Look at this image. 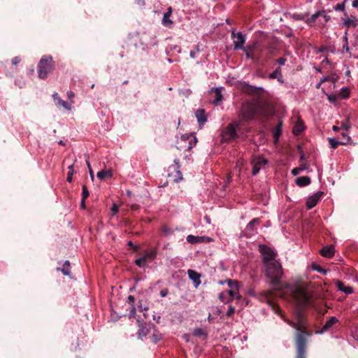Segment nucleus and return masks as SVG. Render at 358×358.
I'll return each instance as SVG.
<instances>
[{
  "label": "nucleus",
  "instance_id": "obj_1",
  "mask_svg": "<svg viewBox=\"0 0 358 358\" xmlns=\"http://www.w3.org/2000/svg\"><path fill=\"white\" fill-rule=\"evenodd\" d=\"M262 113V108L258 102L248 101L242 104L238 117L241 120L248 122Z\"/></svg>",
  "mask_w": 358,
  "mask_h": 358
},
{
  "label": "nucleus",
  "instance_id": "obj_2",
  "mask_svg": "<svg viewBox=\"0 0 358 358\" xmlns=\"http://www.w3.org/2000/svg\"><path fill=\"white\" fill-rule=\"evenodd\" d=\"M266 274L273 285L277 286L282 275V266L280 263L275 259L268 260L264 263Z\"/></svg>",
  "mask_w": 358,
  "mask_h": 358
},
{
  "label": "nucleus",
  "instance_id": "obj_3",
  "mask_svg": "<svg viewBox=\"0 0 358 358\" xmlns=\"http://www.w3.org/2000/svg\"><path fill=\"white\" fill-rule=\"evenodd\" d=\"M290 290L299 309L306 306L309 303L310 294L306 286L301 284L294 285Z\"/></svg>",
  "mask_w": 358,
  "mask_h": 358
},
{
  "label": "nucleus",
  "instance_id": "obj_4",
  "mask_svg": "<svg viewBox=\"0 0 358 358\" xmlns=\"http://www.w3.org/2000/svg\"><path fill=\"white\" fill-rule=\"evenodd\" d=\"M292 327L296 328L297 330L296 339L297 352L296 358H306L305 355L306 352V340L307 337H308L310 334L306 332L301 331V329L305 327L304 324L301 322H299L297 324H294Z\"/></svg>",
  "mask_w": 358,
  "mask_h": 358
},
{
  "label": "nucleus",
  "instance_id": "obj_5",
  "mask_svg": "<svg viewBox=\"0 0 358 358\" xmlns=\"http://www.w3.org/2000/svg\"><path fill=\"white\" fill-rule=\"evenodd\" d=\"M54 70L52 57L49 55L42 57L38 64V74L41 79H45Z\"/></svg>",
  "mask_w": 358,
  "mask_h": 358
},
{
  "label": "nucleus",
  "instance_id": "obj_6",
  "mask_svg": "<svg viewBox=\"0 0 358 358\" xmlns=\"http://www.w3.org/2000/svg\"><path fill=\"white\" fill-rule=\"evenodd\" d=\"M238 127L237 122L229 124L222 133V141L228 142L234 139L236 136V129Z\"/></svg>",
  "mask_w": 358,
  "mask_h": 358
},
{
  "label": "nucleus",
  "instance_id": "obj_7",
  "mask_svg": "<svg viewBox=\"0 0 358 358\" xmlns=\"http://www.w3.org/2000/svg\"><path fill=\"white\" fill-rule=\"evenodd\" d=\"M231 38L234 40V50H237L243 49V46L246 41L245 35L243 34L241 31L235 33L234 31H232Z\"/></svg>",
  "mask_w": 358,
  "mask_h": 358
},
{
  "label": "nucleus",
  "instance_id": "obj_8",
  "mask_svg": "<svg viewBox=\"0 0 358 358\" xmlns=\"http://www.w3.org/2000/svg\"><path fill=\"white\" fill-rule=\"evenodd\" d=\"M228 286L230 289L227 292L229 295V299H227V302H231L234 298L240 299L241 295L239 294V285L237 280L228 281Z\"/></svg>",
  "mask_w": 358,
  "mask_h": 358
},
{
  "label": "nucleus",
  "instance_id": "obj_9",
  "mask_svg": "<svg viewBox=\"0 0 358 358\" xmlns=\"http://www.w3.org/2000/svg\"><path fill=\"white\" fill-rule=\"evenodd\" d=\"M259 251L263 255V262H267L270 259H275L276 253L265 245H259Z\"/></svg>",
  "mask_w": 358,
  "mask_h": 358
},
{
  "label": "nucleus",
  "instance_id": "obj_10",
  "mask_svg": "<svg viewBox=\"0 0 358 358\" xmlns=\"http://www.w3.org/2000/svg\"><path fill=\"white\" fill-rule=\"evenodd\" d=\"M323 192L320 191L309 196L306 201L308 209H311L315 207L317 204Z\"/></svg>",
  "mask_w": 358,
  "mask_h": 358
},
{
  "label": "nucleus",
  "instance_id": "obj_11",
  "mask_svg": "<svg viewBox=\"0 0 358 358\" xmlns=\"http://www.w3.org/2000/svg\"><path fill=\"white\" fill-rule=\"evenodd\" d=\"M181 141H182V142L188 141V145L187 146L186 148H185V150H189L196 145L197 140H196V138L195 136L183 135L181 137Z\"/></svg>",
  "mask_w": 358,
  "mask_h": 358
},
{
  "label": "nucleus",
  "instance_id": "obj_12",
  "mask_svg": "<svg viewBox=\"0 0 358 358\" xmlns=\"http://www.w3.org/2000/svg\"><path fill=\"white\" fill-rule=\"evenodd\" d=\"M338 319L334 317V316H332L331 317L327 322L326 323L323 325L322 329L320 331H316L317 334H322L324 332H326L327 331H328L334 324H335L336 323L338 322Z\"/></svg>",
  "mask_w": 358,
  "mask_h": 358
},
{
  "label": "nucleus",
  "instance_id": "obj_13",
  "mask_svg": "<svg viewBox=\"0 0 358 358\" xmlns=\"http://www.w3.org/2000/svg\"><path fill=\"white\" fill-rule=\"evenodd\" d=\"M259 222L260 220L259 218H254L245 227V233L248 236H251L254 234L255 231V226L259 224Z\"/></svg>",
  "mask_w": 358,
  "mask_h": 358
},
{
  "label": "nucleus",
  "instance_id": "obj_14",
  "mask_svg": "<svg viewBox=\"0 0 358 358\" xmlns=\"http://www.w3.org/2000/svg\"><path fill=\"white\" fill-rule=\"evenodd\" d=\"M222 87L215 88L214 90L215 98L212 101V103L215 106L220 105L223 99V95L222 94Z\"/></svg>",
  "mask_w": 358,
  "mask_h": 358
},
{
  "label": "nucleus",
  "instance_id": "obj_15",
  "mask_svg": "<svg viewBox=\"0 0 358 358\" xmlns=\"http://www.w3.org/2000/svg\"><path fill=\"white\" fill-rule=\"evenodd\" d=\"M336 285L337 289L339 291L343 292L345 294H350L353 293V292H354L353 288L352 287L346 286V285H345V284L343 282H342L339 280H337L336 282Z\"/></svg>",
  "mask_w": 358,
  "mask_h": 358
},
{
  "label": "nucleus",
  "instance_id": "obj_16",
  "mask_svg": "<svg viewBox=\"0 0 358 358\" xmlns=\"http://www.w3.org/2000/svg\"><path fill=\"white\" fill-rule=\"evenodd\" d=\"M335 249L333 245L325 246L320 250V254L324 257L330 258L334 256Z\"/></svg>",
  "mask_w": 358,
  "mask_h": 358
},
{
  "label": "nucleus",
  "instance_id": "obj_17",
  "mask_svg": "<svg viewBox=\"0 0 358 358\" xmlns=\"http://www.w3.org/2000/svg\"><path fill=\"white\" fill-rule=\"evenodd\" d=\"M305 129L303 122L298 118L293 127V133L294 135H299Z\"/></svg>",
  "mask_w": 358,
  "mask_h": 358
},
{
  "label": "nucleus",
  "instance_id": "obj_18",
  "mask_svg": "<svg viewBox=\"0 0 358 358\" xmlns=\"http://www.w3.org/2000/svg\"><path fill=\"white\" fill-rule=\"evenodd\" d=\"M195 116L200 125L205 124L207 121L205 110L203 109H199L195 113Z\"/></svg>",
  "mask_w": 358,
  "mask_h": 358
},
{
  "label": "nucleus",
  "instance_id": "obj_19",
  "mask_svg": "<svg viewBox=\"0 0 358 358\" xmlns=\"http://www.w3.org/2000/svg\"><path fill=\"white\" fill-rule=\"evenodd\" d=\"M96 176L100 180H103L112 178L113 172L110 169H103L97 173Z\"/></svg>",
  "mask_w": 358,
  "mask_h": 358
},
{
  "label": "nucleus",
  "instance_id": "obj_20",
  "mask_svg": "<svg viewBox=\"0 0 358 358\" xmlns=\"http://www.w3.org/2000/svg\"><path fill=\"white\" fill-rule=\"evenodd\" d=\"M187 273L189 279H191L194 283H196V287H197L201 283V275L199 274L196 271L191 269L188 270Z\"/></svg>",
  "mask_w": 358,
  "mask_h": 358
},
{
  "label": "nucleus",
  "instance_id": "obj_21",
  "mask_svg": "<svg viewBox=\"0 0 358 358\" xmlns=\"http://www.w3.org/2000/svg\"><path fill=\"white\" fill-rule=\"evenodd\" d=\"M310 181V178L308 176H301L296 178L295 183L299 187H304L308 185Z\"/></svg>",
  "mask_w": 358,
  "mask_h": 358
},
{
  "label": "nucleus",
  "instance_id": "obj_22",
  "mask_svg": "<svg viewBox=\"0 0 358 358\" xmlns=\"http://www.w3.org/2000/svg\"><path fill=\"white\" fill-rule=\"evenodd\" d=\"M252 163L262 168L268 164V160L262 156H258L252 159Z\"/></svg>",
  "mask_w": 358,
  "mask_h": 358
},
{
  "label": "nucleus",
  "instance_id": "obj_23",
  "mask_svg": "<svg viewBox=\"0 0 358 358\" xmlns=\"http://www.w3.org/2000/svg\"><path fill=\"white\" fill-rule=\"evenodd\" d=\"M149 332V328L147 325L143 326V324L138 321V337L142 338L147 336Z\"/></svg>",
  "mask_w": 358,
  "mask_h": 358
},
{
  "label": "nucleus",
  "instance_id": "obj_24",
  "mask_svg": "<svg viewBox=\"0 0 358 358\" xmlns=\"http://www.w3.org/2000/svg\"><path fill=\"white\" fill-rule=\"evenodd\" d=\"M186 240L191 244H198L203 243L202 236H200L188 235L186 238Z\"/></svg>",
  "mask_w": 358,
  "mask_h": 358
},
{
  "label": "nucleus",
  "instance_id": "obj_25",
  "mask_svg": "<svg viewBox=\"0 0 358 358\" xmlns=\"http://www.w3.org/2000/svg\"><path fill=\"white\" fill-rule=\"evenodd\" d=\"M320 17V10L316 12L315 13L313 14L310 17L306 19L305 20L306 23L308 24L309 26H313L314 23L315 22L316 20Z\"/></svg>",
  "mask_w": 358,
  "mask_h": 358
},
{
  "label": "nucleus",
  "instance_id": "obj_26",
  "mask_svg": "<svg viewBox=\"0 0 358 358\" xmlns=\"http://www.w3.org/2000/svg\"><path fill=\"white\" fill-rule=\"evenodd\" d=\"M171 15L165 13L162 18V24L165 27H171L173 24V21L170 19Z\"/></svg>",
  "mask_w": 358,
  "mask_h": 358
},
{
  "label": "nucleus",
  "instance_id": "obj_27",
  "mask_svg": "<svg viewBox=\"0 0 358 358\" xmlns=\"http://www.w3.org/2000/svg\"><path fill=\"white\" fill-rule=\"evenodd\" d=\"M320 22L322 24L327 23L329 22L331 19L330 16L327 14V12L325 10H320Z\"/></svg>",
  "mask_w": 358,
  "mask_h": 358
},
{
  "label": "nucleus",
  "instance_id": "obj_28",
  "mask_svg": "<svg viewBox=\"0 0 358 358\" xmlns=\"http://www.w3.org/2000/svg\"><path fill=\"white\" fill-rule=\"evenodd\" d=\"M357 24V22L355 19L346 18L343 22V25L348 28L350 27H356Z\"/></svg>",
  "mask_w": 358,
  "mask_h": 358
},
{
  "label": "nucleus",
  "instance_id": "obj_29",
  "mask_svg": "<svg viewBox=\"0 0 358 358\" xmlns=\"http://www.w3.org/2000/svg\"><path fill=\"white\" fill-rule=\"evenodd\" d=\"M308 166L306 164H301L299 167L294 168L292 170V174L294 176H297L300 173V172L307 170Z\"/></svg>",
  "mask_w": 358,
  "mask_h": 358
},
{
  "label": "nucleus",
  "instance_id": "obj_30",
  "mask_svg": "<svg viewBox=\"0 0 358 358\" xmlns=\"http://www.w3.org/2000/svg\"><path fill=\"white\" fill-rule=\"evenodd\" d=\"M161 230L163 236L166 237L169 236L174 233V230L166 225L163 226Z\"/></svg>",
  "mask_w": 358,
  "mask_h": 358
},
{
  "label": "nucleus",
  "instance_id": "obj_31",
  "mask_svg": "<svg viewBox=\"0 0 358 358\" xmlns=\"http://www.w3.org/2000/svg\"><path fill=\"white\" fill-rule=\"evenodd\" d=\"M329 143L330 147L334 149H335L339 144L345 145L347 143V142H340L334 138H329Z\"/></svg>",
  "mask_w": 358,
  "mask_h": 358
},
{
  "label": "nucleus",
  "instance_id": "obj_32",
  "mask_svg": "<svg viewBox=\"0 0 358 358\" xmlns=\"http://www.w3.org/2000/svg\"><path fill=\"white\" fill-rule=\"evenodd\" d=\"M61 271L64 275H70V263L69 261L66 260L64 265L63 268L61 269Z\"/></svg>",
  "mask_w": 358,
  "mask_h": 358
},
{
  "label": "nucleus",
  "instance_id": "obj_33",
  "mask_svg": "<svg viewBox=\"0 0 358 358\" xmlns=\"http://www.w3.org/2000/svg\"><path fill=\"white\" fill-rule=\"evenodd\" d=\"M156 255H157V251H156V250L153 249L150 251L145 252L143 256L145 257L146 259H153L155 258Z\"/></svg>",
  "mask_w": 358,
  "mask_h": 358
},
{
  "label": "nucleus",
  "instance_id": "obj_34",
  "mask_svg": "<svg viewBox=\"0 0 358 358\" xmlns=\"http://www.w3.org/2000/svg\"><path fill=\"white\" fill-rule=\"evenodd\" d=\"M146 259L145 257L143 256L141 257H139L135 260V264L140 266L143 267L145 265Z\"/></svg>",
  "mask_w": 358,
  "mask_h": 358
},
{
  "label": "nucleus",
  "instance_id": "obj_35",
  "mask_svg": "<svg viewBox=\"0 0 358 358\" xmlns=\"http://www.w3.org/2000/svg\"><path fill=\"white\" fill-rule=\"evenodd\" d=\"M73 103V101H71L70 103H68L65 101L62 100L61 102H59L58 106H62L66 110H71V105Z\"/></svg>",
  "mask_w": 358,
  "mask_h": 358
},
{
  "label": "nucleus",
  "instance_id": "obj_36",
  "mask_svg": "<svg viewBox=\"0 0 358 358\" xmlns=\"http://www.w3.org/2000/svg\"><path fill=\"white\" fill-rule=\"evenodd\" d=\"M349 94H350V91L348 88L346 87H343L341 89V91L339 94V95L343 98V99H346L349 96Z\"/></svg>",
  "mask_w": 358,
  "mask_h": 358
},
{
  "label": "nucleus",
  "instance_id": "obj_37",
  "mask_svg": "<svg viewBox=\"0 0 358 358\" xmlns=\"http://www.w3.org/2000/svg\"><path fill=\"white\" fill-rule=\"evenodd\" d=\"M278 75L281 76L280 68L276 69L273 73H271L269 76V78L274 79L276 78Z\"/></svg>",
  "mask_w": 358,
  "mask_h": 358
},
{
  "label": "nucleus",
  "instance_id": "obj_38",
  "mask_svg": "<svg viewBox=\"0 0 358 358\" xmlns=\"http://www.w3.org/2000/svg\"><path fill=\"white\" fill-rule=\"evenodd\" d=\"M90 195V192L85 185L83 186L82 188V199H87Z\"/></svg>",
  "mask_w": 358,
  "mask_h": 358
},
{
  "label": "nucleus",
  "instance_id": "obj_39",
  "mask_svg": "<svg viewBox=\"0 0 358 358\" xmlns=\"http://www.w3.org/2000/svg\"><path fill=\"white\" fill-rule=\"evenodd\" d=\"M268 52L270 55H274L277 52V48L274 45H270L267 47Z\"/></svg>",
  "mask_w": 358,
  "mask_h": 358
},
{
  "label": "nucleus",
  "instance_id": "obj_40",
  "mask_svg": "<svg viewBox=\"0 0 358 358\" xmlns=\"http://www.w3.org/2000/svg\"><path fill=\"white\" fill-rule=\"evenodd\" d=\"M86 164H87V168L89 169V173H90L91 180H94V172H93V171L92 169V167H91L90 162L89 159H86Z\"/></svg>",
  "mask_w": 358,
  "mask_h": 358
},
{
  "label": "nucleus",
  "instance_id": "obj_41",
  "mask_svg": "<svg viewBox=\"0 0 358 358\" xmlns=\"http://www.w3.org/2000/svg\"><path fill=\"white\" fill-rule=\"evenodd\" d=\"M313 269L317 271V272L323 274H327V271L320 267V266L313 265Z\"/></svg>",
  "mask_w": 358,
  "mask_h": 358
},
{
  "label": "nucleus",
  "instance_id": "obj_42",
  "mask_svg": "<svg viewBox=\"0 0 358 358\" xmlns=\"http://www.w3.org/2000/svg\"><path fill=\"white\" fill-rule=\"evenodd\" d=\"M52 97H53L54 101H55V104H56L57 106H58V105H59V102H61V101L62 100V99L59 97V96L58 93H57V92H55V93L52 94Z\"/></svg>",
  "mask_w": 358,
  "mask_h": 358
},
{
  "label": "nucleus",
  "instance_id": "obj_43",
  "mask_svg": "<svg viewBox=\"0 0 358 358\" xmlns=\"http://www.w3.org/2000/svg\"><path fill=\"white\" fill-rule=\"evenodd\" d=\"M248 87L249 88L248 92H254L257 90H264V88L262 87H255L253 85H248Z\"/></svg>",
  "mask_w": 358,
  "mask_h": 358
},
{
  "label": "nucleus",
  "instance_id": "obj_44",
  "mask_svg": "<svg viewBox=\"0 0 358 358\" xmlns=\"http://www.w3.org/2000/svg\"><path fill=\"white\" fill-rule=\"evenodd\" d=\"M334 10L343 11L345 10V2L338 3L334 6Z\"/></svg>",
  "mask_w": 358,
  "mask_h": 358
},
{
  "label": "nucleus",
  "instance_id": "obj_45",
  "mask_svg": "<svg viewBox=\"0 0 358 358\" xmlns=\"http://www.w3.org/2000/svg\"><path fill=\"white\" fill-rule=\"evenodd\" d=\"M261 169L262 167H260L259 166L252 164V174L254 176L257 175Z\"/></svg>",
  "mask_w": 358,
  "mask_h": 358
},
{
  "label": "nucleus",
  "instance_id": "obj_46",
  "mask_svg": "<svg viewBox=\"0 0 358 358\" xmlns=\"http://www.w3.org/2000/svg\"><path fill=\"white\" fill-rule=\"evenodd\" d=\"M235 311V308L234 306H230L229 308H228V310L226 313V315L229 317L231 316L232 314H234Z\"/></svg>",
  "mask_w": 358,
  "mask_h": 358
},
{
  "label": "nucleus",
  "instance_id": "obj_47",
  "mask_svg": "<svg viewBox=\"0 0 358 358\" xmlns=\"http://www.w3.org/2000/svg\"><path fill=\"white\" fill-rule=\"evenodd\" d=\"M306 16V15H305V14H294L293 15V17L297 20H303Z\"/></svg>",
  "mask_w": 358,
  "mask_h": 358
},
{
  "label": "nucleus",
  "instance_id": "obj_48",
  "mask_svg": "<svg viewBox=\"0 0 358 358\" xmlns=\"http://www.w3.org/2000/svg\"><path fill=\"white\" fill-rule=\"evenodd\" d=\"M118 210H119V207H118V206H117V204H115V203H114V204L113 205L112 208H111V213H112V215H115L117 213Z\"/></svg>",
  "mask_w": 358,
  "mask_h": 358
},
{
  "label": "nucleus",
  "instance_id": "obj_49",
  "mask_svg": "<svg viewBox=\"0 0 358 358\" xmlns=\"http://www.w3.org/2000/svg\"><path fill=\"white\" fill-rule=\"evenodd\" d=\"M255 45H249L247 47L243 46V49H241L243 51H249L250 52H252L255 49Z\"/></svg>",
  "mask_w": 358,
  "mask_h": 358
},
{
  "label": "nucleus",
  "instance_id": "obj_50",
  "mask_svg": "<svg viewBox=\"0 0 358 358\" xmlns=\"http://www.w3.org/2000/svg\"><path fill=\"white\" fill-rule=\"evenodd\" d=\"M218 299H219V300H220V301H222V302L227 303V299H226V298H225V293H224V292H222V293H220V294H219V296H218Z\"/></svg>",
  "mask_w": 358,
  "mask_h": 358
},
{
  "label": "nucleus",
  "instance_id": "obj_51",
  "mask_svg": "<svg viewBox=\"0 0 358 358\" xmlns=\"http://www.w3.org/2000/svg\"><path fill=\"white\" fill-rule=\"evenodd\" d=\"M73 175V171H69V173H68V175H67V178H66V180L69 182H72Z\"/></svg>",
  "mask_w": 358,
  "mask_h": 358
},
{
  "label": "nucleus",
  "instance_id": "obj_52",
  "mask_svg": "<svg viewBox=\"0 0 358 358\" xmlns=\"http://www.w3.org/2000/svg\"><path fill=\"white\" fill-rule=\"evenodd\" d=\"M287 59L284 57H281V58H279L278 59H277L276 62L280 65V66H283L285 62H286Z\"/></svg>",
  "mask_w": 358,
  "mask_h": 358
},
{
  "label": "nucleus",
  "instance_id": "obj_53",
  "mask_svg": "<svg viewBox=\"0 0 358 358\" xmlns=\"http://www.w3.org/2000/svg\"><path fill=\"white\" fill-rule=\"evenodd\" d=\"M213 241V239L210 237H208V236H202V241L203 243H210V242H212Z\"/></svg>",
  "mask_w": 358,
  "mask_h": 358
},
{
  "label": "nucleus",
  "instance_id": "obj_54",
  "mask_svg": "<svg viewBox=\"0 0 358 358\" xmlns=\"http://www.w3.org/2000/svg\"><path fill=\"white\" fill-rule=\"evenodd\" d=\"M21 62V59L19 57H15L14 58H13L12 59V64L13 65H17L20 62Z\"/></svg>",
  "mask_w": 358,
  "mask_h": 358
},
{
  "label": "nucleus",
  "instance_id": "obj_55",
  "mask_svg": "<svg viewBox=\"0 0 358 358\" xmlns=\"http://www.w3.org/2000/svg\"><path fill=\"white\" fill-rule=\"evenodd\" d=\"M327 99L331 103H335L336 101V96L335 95H328Z\"/></svg>",
  "mask_w": 358,
  "mask_h": 358
},
{
  "label": "nucleus",
  "instance_id": "obj_56",
  "mask_svg": "<svg viewBox=\"0 0 358 358\" xmlns=\"http://www.w3.org/2000/svg\"><path fill=\"white\" fill-rule=\"evenodd\" d=\"M247 59H254L253 55L249 51H243Z\"/></svg>",
  "mask_w": 358,
  "mask_h": 358
},
{
  "label": "nucleus",
  "instance_id": "obj_57",
  "mask_svg": "<svg viewBox=\"0 0 358 358\" xmlns=\"http://www.w3.org/2000/svg\"><path fill=\"white\" fill-rule=\"evenodd\" d=\"M343 51H345L347 52H350V48L348 46V43H345L343 45Z\"/></svg>",
  "mask_w": 358,
  "mask_h": 358
},
{
  "label": "nucleus",
  "instance_id": "obj_58",
  "mask_svg": "<svg viewBox=\"0 0 358 358\" xmlns=\"http://www.w3.org/2000/svg\"><path fill=\"white\" fill-rule=\"evenodd\" d=\"M67 96L71 101V99L75 96V94L72 91L67 92Z\"/></svg>",
  "mask_w": 358,
  "mask_h": 358
},
{
  "label": "nucleus",
  "instance_id": "obj_59",
  "mask_svg": "<svg viewBox=\"0 0 358 358\" xmlns=\"http://www.w3.org/2000/svg\"><path fill=\"white\" fill-rule=\"evenodd\" d=\"M167 294H168V289H164L161 290L160 296L162 297H165Z\"/></svg>",
  "mask_w": 358,
  "mask_h": 358
},
{
  "label": "nucleus",
  "instance_id": "obj_60",
  "mask_svg": "<svg viewBox=\"0 0 358 358\" xmlns=\"http://www.w3.org/2000/svg\"><path fill=\"white\" fill-rule=\"evenodd\" d=\"M342 136H343V137L346 140L345 142H347V143H348V141H349V140H350V136H349L348 134H346L345 133H343V134H342Z\"/></svg>",
  "mask_w": 358,
  "mask_h": 358
},
{
  "label": "nucleus",
  "instance_id": "obj_61",
  "mask_svg": "<svg viewBox=\"0 0 358 358\" xmlns=\"http://www.w3.org/2000/svg\"><path fill=\"white\" fill-rule=\"evenodd\" d=\"M80 207L82 208H85V199H82L80 201Z\"/></svg>",
  "mask_w": 358,
  "mask_h": 358
},
{
  "label": "nucleus",
  "instance_id": "obj_62",
  "mask_svg": "<svg viewBox=\"0 0 358 358\" xmlns=\"http://www.w3.org/2000/svg\"><path fill=\"white\" fill-rule=\"evenodd\" d=\"M189 56H190V57H191V58H192V59L196 58V51H194V50H192V51H190Z\"/></svg>",
  "mask_w": 358,
  "mask_h": 358
},
{
  "label": "nucleus",
  "instance_id": "obj_63",
  "mask_svg": "<svg viewBox=\"0 0 358 358\" xmlns=\"http://www.w3.org/2000/svg\"><path fill=\"white\" fill-rule=\"evenodd\" d=\"M341 127L345 129V130H348V128L350 127V126L348 124L347 122H345V123H342Z\"/></svg>",
  "mask_w": 358,
  "mask_h": 358
},
{
  "label": "nucleus",
  "instance_id": "obj_64",
  "mask_svg": "<svg viewBox=\"0 0 358 358\" xmlns=\"http://www.w3.org/2000/svg\"><path fill=\"white\" fill-rule=\"evenodd\" d=\"M352 6L353 8H357L358 7V0H354L352 1Z\"/></svg>",
  "mask_w": 358,
  "mask_h": 358
}]
</instances>
